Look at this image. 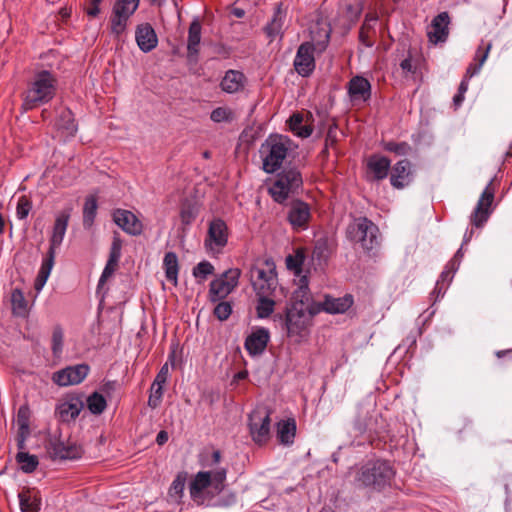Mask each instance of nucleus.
Segmentation results:
<instances>
[{
  "instance_id": "44",
  "label": "nucleus",
  "mask_w": 512,
  "mask_h": 512,
  "mask_svg": "<svg viewBox=\"0 0 512 512\" xmlns=\"http://www.w3.org/2000/svg\"><path fill=\"white\" fill-rule=\"evenodd\" d=\"M185 483H186V475L182 474V473L178 474L170 486V489H169L170 498L174 499L175 501H178L183 495Z\"/></svg>"
},
{
  "instance_id": "57",
  "label": "nucleus",
  "mask_w": 512,
  "mask_h": 512,
  "mask_svg": "<svg viewBox=\"0 0 512 512\" xmlns=\"http://www.w3.org/2000/svg\"><path fill=\"white\" fill-rule=\"evenodd\" d=\"M377 35H373L372 31H359V41L367 48H371L375 45V39Z\"/></svg>"
},
{
  "instance_id": "18",
  "label": "nucleus",
  "mask_w": 512,
  "mask_h": 512,
  "mask_svg": "<svg viewBox=\"0 0 512 512\" xmlns=\"http://www.w3.org/2000/svg\"><path fill=\"white\" fill-rule=\"evenodd\" d=\"M112 217L114 223L125 233L131 236H138L143 231L142 222L129 210L116 209L114 210Z\"/></svg>"
},
{
  "instance_id": "2",
  "label": "nucleus",
  "mask_w": 512,
  "mask_h": 512,
  "mask_svg": "<svg viewBox=\"0 0 512 512\" xmlns=\"http://www.w3.org/2000/svg\"><path fill=\"white\" fill-rule=\"evenodd\" d=\"M249 277L256 295L286 297L285 289L279 285L273 259L267 258L252 265L249 270Z\"/></svg>"
},
{
  "instance_id": "23",
  "label": "nucleus",
  "mask_w": 512,
  "mask_h": 512,
  "mask_svg": "<svg viewBox=\"0 0 512 512\" xmlns=\"http://www.w3.org/2000/svg\"><path fill=\"white\" fill-rule=\"evenodd\" d=\"M287 11L283 8V4L280 2L274 9L271 20L264 27V31L269 38L270 42L279 38L281 40L284 35V24L286 22Z\"/></svg>"
},
{
  "instance_id": "24",
  "label": "nucleus",
  "mask_w": 512,
  "mask_h": 512,
  "mask_svg": "<svg viewBox=\"0 0 512 512\" xmlns=\"http://www.w3.org/2000/svg\"><path fill=\"white\" fill-rule=\"evenodd\" d=\"M450 17L448 12H441L431 22L427 32L430 42H445L449 34Z\"/></svg>"
},
{
  "instance_id": "17",
  "label": "nucleus",
  "mask_w": 512,
  "mask_h": 512,
  "mask_svg": "<svg viewBox=\"0 0 512 512\" xmlns=\"http://www.w3.org/2000/svg\"><path fill=\"white\" fill-rule=\"evenodd\" d=\"M90 367L87 364L68 366L53 374L52 380L59 386L65 387L81 383L88 375Z\"/></svg>"
},
{
  "instance_id": "5",
  "label": "nucleus",
  "mask_w": 512,
  "mask_h": 512,
  "mask_svg": "<svg viewBox=\"0 0 512 512\" xmlns=\"http://www.w3.org/2000/svg\"><path fill=\"white\" fill-rule=\"evenodd\" d=\"M292 149L293 142L287 136L269 135L259 149L263 170L268 174L278 171Z\"/></svg>"
},
{
  "instance_id": "22",
  "label": "nucleus",
  "mask_w": 512,
  "mask_h": 512,
  "mask_svg": "<svg viewBox=\"0 0 512 512\" xmlns=\"http://www.w3.org/2000/svg\"><path fill=\"white\" fill-rule=\"evenodd\" d=\"M311 217L309 205L301 200L290 204L288 220L294 229H306Z\"/></svg>"
},
{
  "instance_id": "26",
  "label": "nucleus",
  "mask_w": 512,
  "mask_h": 512,
  "mask_svg": "<svg viewBox=\"0 0 512 512\" xmlns=\"http://www.w3.org/2000/svg\"><path fill=\"white\" fill-rule=\"evenodd\" d=\"M247 78L239 70H227L220 81V88L227 94H235L245 88Z\"/></svg>"
},
{
  "instance_id": "14",
  "label": "nucleus",
  "mask_w": 512,
  "mask_h": 512,
  "mask_svg": "<svg viewBox=\"0 0 512 512\" xmlns=\"http://www.w3.org/2000/svg\"><path fill=\"white\" fill-rule=\"evenodd\" d=\"M228 243V227L226 223L215 218L209 223L204 246L209 253H220Z\"/></svg>"
},
{
  "instance_id": "36",
  "label": "nucleus",
  "mask_w": 512,
  "mask_h": 512,
  "mask_svg": "<svg viewBox=\"0 0 512 512\" xmlns=\"http://www.w3.org/2000/svg\"><path fill=\"white\" fill-rule=\"evenodd\" d=\"M454 273L455 272L451 268H447V266L442 271L438 281L436 282L435 288L431 293V296L435 297L434 301H437L444 296L447 286L452 281Z\"/></svg>"
},
{
  "instance_id": "31",
  "label": "nucleus",
  "mask_w": 512,
  "mask_h": 512,
  "mask_svg": "<svg viewBox=\"0 0 512 512\" xmlns=\"http://www.w3.org/2000/svg\"><path fill=\"white\" fill-rule=\"evenodd\" d=\"M391 162L385 156L374 155L368 160L367 166L374 174V178L382 180L387 177Z\"/></svg>"
},
{
  "instance_id": "8",
  "label": "nucleus",
  "mask_w": 512,
  "mask_h": 512,
  "mask_svg": "<svg viewBox=\"0 0 512 512\" xmlns=\"http://www.w3.org/2000/svg\"><path fill=\"white\" fill-rule=\"evenodd\" d=\"M378 234V227L366 217L355 219L347 227L348 238L355 243H359L366 251H371L378 246Z\"/></svg>"
},
{
  "instance_id": "12",
  "label": "nucleus",
  "mask_w": 512,
  "mask_h": 512,
  "mask_svg": "<svg viewBox=\"0 0 512 512\" xmlns=\"http://www.w3.org/2000/svg\"><path fill=\"white\" fill-rule=\"evenodd\" d=\"M139 3L140 0H117L114 3L110 18L112 34L119 37L125 32L128 20L138 9Z\"/></svg>"
},
{
  "instance_id": "33",
  "label": "nucleus",
  "mask_w": 512,
  "mask_h": 512,
  "mask_svg": "<svg viewBox=\"0 0 512 512\" xmlns=\"http://www.w3.org/2000/svg\"><path fill=\"white\" fill-rule=\"evenodd\" d=\"M491 47H492V44L490 42L487 44H484V41L483 40L481 41V44L475 53L474 63H471L467 68V76L468 77H473L480 72L483 64L485 63L486 59L488 58Z\"/></svg>"
},
{
  "instance_id": "42",
  "label": "nucleus",
  "mask_w": 512,
  "mask_h": 512,
  "mask_svg": "<svg viewBox=\"0 0 512 512\" xmlns=\"http://www.w3.org/2000/svg\"><path fill=\"white\" fill-rule=\"evenodd\" d=\"M305 261V255L303 251L297 250L294 255H288L286 257V267L288 270L293 271L297 276H299V279L302 277V265Z\"/></svg>"
},
{
  "instance_id": "60",
  "label": "nucleus",
  "mask_w": 512,
  "mask_h": 512,
  "mask_svg": "<svg viewBox=\"0 0 512 512\" xmlns=\"http://www.w3.org/2000/svg\"><path fill=\"white\" fill-rule=\"evenodd\" d=\"M151 390L152 392L148 399V405L152 408H156L162 398L163 390L158 387H155L154 389L151 388Z\"/></svg>"
},
{
  "instance_id": "50",
  "label": "nucleus",
  "mask_w": 512,
  "mask_h": 512,
  "mask_svg": "<svg viewBox=\"0 0 512 512\" xmlns=\"http://www.w3.org/2000/svg\"><path fill=\"white\" fill-rule=\"evenodd\" d=\"M32 209V202L26 197L21 196L18 199L16 207V216L19 220L27 218Z\"/></svg>"
},
{
  "instance_id": "20",
  "label": "nucleus",
  "mask_w": 512,
  "mask_h": 512,
  "mask_svg": "<svg viewBox=\"0 0 512 512\" xmlns=\"http://www.w3.org/2000/svg\"><path fill=\"white\" fill-rule=\"evenodd\" d=\"M55 128L63 141H67L75 136L78 131V125L70 109L63 108L58 112Z\"/></svg>"
},
{
  "instance_id": "27",
  "label": "nucleus",
  "mask_w": 512,
  "mask_h": 512,
  "mask_svg": "<svg viewBox=\"0 0 512 512\" xmlns=\"http://www.w3.org/2000/svg\"><path fill=\"white\" fill-rule=\"evenodd\" d=\"M270 339L269 331L266 328H258L253 331L245 340V348L251 355L262 354Z\"/></svg>"
},
{
  "instance_id": "61",
  "label": "nucleus",
  "mask_w": 512,
  "mask_h": 512,
  "mask_svg": "<svg viewBox=\"0 0 512 512\" xmlns=\"http://www.w3.org/2000/svg\"><path fill=\"white\" fill-rule=\"evenodd\" d=\"M462 248H463V246H461L458 249V251L454 255L453 259H451L447 263V268H451L454 272H456L458 270L459 266H460L461 258L463 257Z\"/></svg>"
},
{
  "instance_id": "48",
  "label": "nucleus",
  "mask_w": 512,
  "mask_h": 512,
  "mask_svg": "<svg viewBox=\"0 0 512 512\" xmlns=\"http://www.w3.org/2000/svg\"><path fill=\"white\" fill-rule=\"evenodd\" d=\"M384 149L393 152L399 156H405L411 151V146L407 142H386L383 145Z\"/></svg>"
},
{
  "instance_id": "47",
  "label": "nucleus",
  "mask_w": 512,
  "mask_h": 512,
  "mask_svg": "<svg viewBox=\"0 0 512 512\" xmlns=\"http://www.w3.org/2000/svg\"><path fill=\"white\" fill-rule=\"evenodd\" d=\"M221 452L219 450H213L210 455L205 454L201 460V465L209 470H216L217 468H223L220 466Z\"/></svg>"
},
{
  "instance_id": "40",
  "label": "nucleus",
  "mask_w": 512,
  "mask_h": 512,
  "mask_svg": "<svg viewBox=\"0 0 512 512\" xmlns=\"http://www.w3.org/2000/svg\"><path fill=\"white\" fill-rule=\"evenodd\" d=\"M87 407L92 414L99 415L106 409L107 401L102 394L93 392L87 398Z\"/></svg>"
},
{
  "instance_id": "28",
  "label": "nucleus",
  "mask_w": 512,
  "mask_h": 512,
  "mask_svg": "<svg viewBox=\"0 0 512 512\" xmlns=\"http://www.w3.org/2000/svg\"><path fill=\"white\" fill-rule=\"evenodd\" d=\"M320 312L325 311L330 314H340L346 312L353 305V297L345 295L339 298L326 296L324 302H316Z\"/></svg>"
},
{
  "instance_id": "34",
  "label": "nucleus",
  "mask_w": 512,
  "mask_h": 512,
  "mask_svg": "<svg viewBox=\"0 0 512 512\" xmlns=\"http://www.w3.org/2000/svg\"><path fill=\"white\" fill-rule=\"evenodd\" d=\"M296 434V422L293 418L281 420L277 424V437L284 445H291Z\"/></svg>"
},
{
  "instance_id": "64",
  "label": "nucleus",
  "mask_w": 512,
  "mask_h": 512,
  "mask_svg": "<svg viewBox=\"0 0 512 512\" xmlns=\"http://www.w3.org/2000/svg\"><path fill=\"white\" fill-rule=\"evenodd\" d=\"M336 140H337L336 126H330L328 129V132H327L326 139H325L326 147L328 145H333L336 142Z\"/></svg>"
},
{
  "instance_id": "46",
  "label": "nucleus",
  "mask_w": 512,
  "mask_h": 512,
  "mask_svg": "<svg viewBox=\"0 0 512 512\" xmlns=\"http://www.w3.org/2000/svg\"><path fill=\"white\" fill-rule=\"evenodd\" d=\"M30 420V409L27 405H21L17 411L16 423L18 426V431H30L29 427Z\"/></svg>"
},
{
  "instance_id": "35",
  "label": "nucleus",
  "mask_w": 512,
  "mask_h": 512,
  "mask_svg": "<svg viewBox=\"0 0 512 512\" xmlns=\"http://www.w3.org/2000/svg\"><path fill=\"white\" fill-rule=\"evenodd\" d=\"M163 267L167 280L176 286L178 283L179 263L175 252L170 251L165 254Z\"/></svg>"
},
{
  "instance_id": "49",
  "label": "nucleus",
  "mask_w": 512,
  "mask_h": 512,
  "mask_svg": "<svg viewBox=\"0 0 512 512\" xmlns=\"http://www.w3.org/2000/svg\"><path fill=\"white\" fill-rule=\"evenodd\" d=\"M329 256V250L327 243L323 240H318L315 243L314 249L312 251V259L317 260L319 263L327 260Z\"/></svg>"
},
{
  "instance_id": "13",
  "label": "nucleus",
  "mask_w": 512,
  "mask_h": 512,
  "mask_svg": "<svg viewBox=\"0 0 512 512\" xmlns=\"http://www.w3.org/2000/svg\"><path fill=\"white\" fill-rule=\"evenodd\" d=\"M248 426L251 437L254 442L263 444L269 439L270 435V414L264 407H259L251 411L248 415Z\"/></svg>"
},
{
  "instance_id": "25",
  "label": "nucleus",
  "mask_w": 512,
  "mask_h": 512,
  "mask_svg": "<svg viewBox=\"0 0 512 512\" xmlns=\"http://www.w3.org/2000/svg\"><path fill=\"white\" fill-rule=\"evenodd\" d=\"M135 40L139 49L144 53L151 52L158 44L157 34L149 23L139 24L136 27Z\"/></svg>"
},
{
  "instance_id": "59",
  "label": "nucleus",
  "mask_w": 512,
  "mask_h": 512,
  "mask_svg": "<svg viewBox=\"0 0 512 512\" xmlns=\"http://www.w3.org/2000/svg\"><path fill=\"white\" fill-rule=\"evenodd\" d=\"M354 430L358 435H363L366 432H372V428L360 416H358L353 423Z\"/></svg>"
},
{
  "instance_id": "10",
  "label": "nucleus",
  "mask_w": 512,
  "mask_h": 512,
  "mask_svg": "<svg viewBox=\"0 0 512 512\" xmlns=\"http://www.w3.org/2000/svg\"><path fill=\"white\" fill-rule=\"evenodd\" d=\"M240 275L238 268H232L212 280L209 285V300L215 303L225 299L237 287Z\"/></svg>"
},
{
  "instance_id": "7",
  "label": "nucleus",
  "mask_w": 512,
  "mask_h": 512,
  "mask_svg": "<svg viewBox=\"0 0 512 512\" xmlns=\"http://www.w3.org/2000/svg\"><path fill=\"white\" fill-rule=\"evenodd\" d=\"M55 85L56 80L49 71L37 73L26 91L23 107L30 110L48 103L55 95Z\"/></svg>"
},
{
  "instance_id": "29",
  "label": "nucleus",
  "mask_w": 512,
  "mask_h": 512,
  "mask_svg": "<svg viewBox=\"0 0 512 512\" xmlns=\"http://www.w3.org/2000/svg\"><path fill=\"white\" fill-rule=\"evenodd\" d=\"M201 23L195 18L192 20L188 30L187 57L190 61H196L201 41Z\"/></svg>"
},
{
  "instance_id": "9",
  "label": "nucleus",
  "mask_w": 512,
  "mask_h": 512,
  "mask_svg": "<svg viewBox=\"0 0 512 512\" xmlns=\"http://www.w3.org/2000/svg\"><path fill=\"white\" fill-rule=\"evenodd\" d=\"M301 173L295 168L284 169L277 175L274 183L269 187V193L277 203L285 202L290 193L302 186Z\"/></svg>"
},
{
  "instance_id": "11",
  "label": "nucleus",
  "mask_w": 512,
  "mask_h": 512,
  "mask_svg": "<svg viewBox=\"0 0 512 512\" xmlns=\"http://www.w3.org/2000/svg\"><path fill=\"white\" fill-rule=\"evenodd\" d=\"M226 476V468L198 472L189 486L191 497L193 499L199 498L202 492L210 485H213L216 490H220L226 480Z\"/></svg>"
},
{
  "instance_id": "45",
  "label": "nucleus",
  "mask_w": 512,
  "mask_h": 512,
  "mask_svg": "<svg viewBox=\"0 0 512 512\" xmlns=\"http://www.w3.org/2000/svg\"><path fill=\"white\" fill-rule=\"evenodd\" d=\"M51 349L55 357H60L63 351L64 345V333L60 326H56L53 329Z\"/></svg>"
},
{
  "instance_id": "32",
  "label": "nucleus",
  "mask_w": 512,
  "mask_h": 512,
  "mask_svg": "<svg viewBox=\"0 0 512 512\" xmlns=\"http://www.w3.org/2000/svg\"><path fill=\"white\" fill-rule=\"evenodd\" d=\"M258 297L256 305V314L260 319L268 318L274 312L275 304L280 301L282 296L256 295Z\"/></svg>"
},
{
  "instance_id": "38",
  "label": "nucleus",
  "mask_w": 512,
  "mask_h": 512,
  "mask_svg": "<svg viewBox=\"0 0 512 512\" xmlns=\"http://www.w3.org/2000/svg\"><path fill=\"white\" fill-rule=\"evenodd\" d=\"M16 461L20 469L25 473L34 472L39 464L37 456L29 454L26 451H19L16 454Z\"/></svg>"
},
{
  "instance_id": "6",
  "label": "nucleus",
  "mask_w": 512,
  "mask_h": 512,
  "mask_svg": "<svg viewBox=\"0 0 512 512\" xmlns=\"http://www.w3.org/2000/svg\"><path fill=\"white\" fill-rule=\"evenodd\" d=\"M394 470L387 461H369L362 465L357 472L355 482L359 487L372 488L381 491L390 484Z\"/></svg>"
},
{
  "instance_id": "56",
  "label": "nucleus",
  "mask_w": 512,
  "mask_h": 512,
  "mask_svg": "<svg viewBox=\"0 0 512 512\" xmlns=\"http://www.w3.org/2000/svg\"><path fill=\"white\" fill-rule=\"evenodd\" d=\"M168 377V365L164 364L158 374L156 375V378L154 379V382L152 384V389L155 387H158L163 390V385L165 384Z\"/></svg>"
},
{
  "instance_id": "37",
  "label": "nucleus",
  "mask_w": 512,
  "mask_h": 512,
  "mask_svg": "<svg viewBox=\"0 0 512 512\" xmlns=\"http://www.w3.org/2000/svg\"><path fill=\"white\" fill-rule=\"evenodd\" d=\"M97 200L95 197H87L83 207V226L90 229L94 223L97 214Z\"/></svg>"
},
{
  "instance_id": "4",
  "label": "nucleus",
  "mask_w": 512,
  "mask_h": 512,
  "mask_svg": "<svg viewBox=\"0 0 512 512\" xmlns=\"http://www.w3.org/2000/svg\"><path fill=\"white\" fill-rule=\"evenodd\" d=\"M70 218L69 211H62L55 219L52 235L50 238V247L47 256L43 259L38 275L35 279L34 288L40 292L45 286L52 268L55 263L56 249L60 247L67 231Z\"/></svg>"
},
{
  "instance_id": "51",
  "label": "nucleus",
  "mask_w": 512,
  "mask_h": 512,
  "mask_svg": "<svg viewBox=\"0 0 512 512\" xmlns=\"http://www.w3.org/2000/svg\"><path fill=\"white\" fill-rule=\"evenodd\" d=\"M122 255V240L115 234L110 247L109 258L111 263H118Z\"/></svg>"
},
{
  "instance_id": "63",
  "label": "nucleus",
  "mask_w": 512,
  "mask_h": 512,
  "mask_svg": "<svg viewBox=\"0 0 512 512\" xmlns=\"http://www.w3.org/2000/svg\"><path fill=\"white\" fill-rule=\"evenodd\" d=\"M29 435H30V431H27L26 433H24V431H18L16 442H17V447H18L19 451H25V448H26L25 442H26L27 438L29 437Z\"/></svg>"
},
{
  "instance_id": "39",
  "label": "nucleus",
  "mask_w": 512,
  "mask_h": 512,
  "mask_svg": "<svg viewBox=\"0 0 512 512\" xmlns=\"http://www.w3.org/2000/svg\"><path fill=\"white\" fill-rule=\"evenodd\" d=\"M18 498L22 512H39L41 503L36 496H31L28 491H22Z\"/></svg>"
},
{
  "instance_id": "41",
  "label": "nucleus",
  "mask_w": 512,
  "mask_h": 512,
  "mask_svg": "<svg viewBox=\"0 0 512 512\" xmlns=\"http://www.w3.org/2000/svg\"><path fill=\"white\" fill-rule=\"evenodd\" d=\"M214 266L207 260L199 262L192 270V275L198 283L204 282L208 276L214 273Z\"/></svg>"
},
{
  "instance_id": "43",
  "label": "nucleus",
  "mask_w": 512,
  "mask_h": 512,
  "mask_svg": "<svg viewBox=\"0 0 512 512\" xmlns=\"http://www.w3.org/2000/svg\"><path fill=\"white\" fill-rule=\"evenodd\" d=\"M210 119L215 123H229L234 120V112L229 107H217L212 110Z\"/></svg>"
},
{
  "instance_id": "30",
  "label": "nucleus",
  "mask_w": 512,
  "mask_h": 512,
  "mask_svg": "<svg viewBox=\"0 0 512 512\" xmlns=\"http://www.w3.org/2000/svg\"><path fill=\"white\" fill-rule=\"evenodd\" d=\"M410 162L406 159L398 161L391 173L390 182L391 185L395 188H403L409 182V171Z\"/></svg>"
},
{
  "instance_id": "54",
  "label": "nucleus",
  "mask_w": 512,
  "mask_h": 512,
  "mask_svg": "<svg viewBox=\"0 0 512 512\" xmlns=\"http://www.w3.org/2000/svg\"><path fill=\"white\" fill-rule=\"evenodd\" d=\"M198 211L192 205H185L180 212V219L184 225H190L197 217Z\"/></svg>"
},
{
  "instance_id": "19",
  "label": "nucleus",
  "mask_w": 512,
  "mask_h": 512,
  "mask_svg": "<svg viewBox=\"0 0 512 512\" xmlns=\"http://www.w3.org/2000/svg\"><path fill=\"white\" fill-rule=\"evenodd\" d=\"M83 407L84 402L80 397L67 396L56 405L55 413L62 422H70L78 417Z\"/></svg>"
},
{
  "instance_id": "52",
  "label": "nucleus",
  "mask_w": 512,
  "mask_h": 512,
  "mask_svg": "<svg viewBox=\"0 0 512 512\" xmlns=\"http://www.w3.org/2000/svg\"><path fill=\"white\" fill-rule=\"evenodd\" d=\"M232 313V306L229 302L218 301V304L214 308V315L220 321L227 320Z\"/></svg>"
},
{
  "instance_id": "62",
  "label": "nucleus",
  "mask_w": 512,
  "mask_h": 512,
  "mask_svg": "<svg viewBox=\"0 0 512 512\" xmlns=\"http://www.w3.org/2000/svg\"><path fill=\"white\" fill-rule=\"evenodd\" d=\"M102 0H89L90 7L87 9V15L96 17L100 13V4Z\"/></svg>"
},
{
  "instance_id": "55",
  "label": "nucleus",
  "mask_w": 512,
  "mask_h": 512,
  "mask_svg": "<svg viewBox=\"0 0 512 512\" xmlns=\"http://www.w3.org/2000/svg\"><path fill=\"white\" fill-rule=\"evenodd\" d=\"M378 24V17L375 14H367L360 30L372 31L373 35H377L376 26Z\"/></svg>"
},
{
  "instance_id": "16",
  "label": "nucleus",
  "mask_w": 512,
  "mask_h": 512,
  "mask_svg": "<svg viewBox=\"0 0 512 512\" xmlns=\"http://www.w3.org/2000/svg\"><path fill=\"white\" fill-rule=\"evenodd\" d=\"M494 200V189L492 188V180L489 181L483 190L477 205L471 215V223L475 227H481L488 220L492 210L491 205Z\"/></svg>"
},
{
  "instance_id": "3",
  "label": "nucleus",
  "mask_w": 512,
  "mask_h": 512,
  "mask_svg": "<svg viewBox=\"0 0 512 512\" xmlns=\"http://www.w3.org/2000/svg\"><path fill=\"white\" fill-rule=\"evenodd\" d=\"M311 34L312 40L316 41V46L310 41L303 42L298 47L293 61L295 71L302 77H309L315 70L314 51L316 47L319 51L326 49L330 40L331 30L329 28H319L317 31L312 30Z\"/></svg>"
},
{
  "instance_id": "1",
  "label": "nucleus",
  "mask_w": 512,
  "mask_h": 512,
  "mask_svg": "<svg viewBox=\"0 0 512 512\" xmlns=\"http://www.w3.org/2000/svg\"><path fill=\"white\" fill-rule=\"evenodd\" d=\"M319 313L320 309L310 294L307 276L302 275L286 306L285 315L278 314L275 318L283 321L287 336L300 343L309 335L313 317Z\"/></svg>"
},
{
  "instance_id": "58",
  "label": "nucleus",
  "mask_w": 512,
  "mask_h": 512,
  "mask_svg": "<svg viewBox=\"0 0 512 512\" xmlns=\"http://www.w3.org/2000/svg\"><path fill=\"white\" fill-rule=\"evenodd\" d=\"M11 301L14 308L24 309L26 307L24 295L19 289H15L12 292Z\"/></svg>"
},
{
  "instance_id": "15",
  "label": "nucleus",
  "mask_w": 512,
  "mask_h": 512,
  "mask_svg": "<svg viewBox=\"0 0 512 512\" xmlns=\"http://www.w3.org/2000/svg\"><path fill=\"white\" fill-rule=\"evenodd\" d=\"M49 451L53 459L59 460H76L81 458L84 453L82 446L71 439L51 440Z\"/></svg>"
},
{
  "instance_id": "53",
  "label": "nucleus",
  "mask_w": 512,
  "mask_h": 512,
  "mask_svg": "<svg viewBox=\"0 0 512 512\" xmlns=\"http://www.w3.org/2000/svg\"><path fill=\"white\" fill-rule=\"evenodd\" d=\"M117 266H118V263H111L110 260L107 261V263L102 271V274L99 278V281H98L97 293H99L100 290L103 288L107 279L113 275Z\"/></svg>"
},
{
  "instance_id": "21",
  "label": "nucleus",
  "mask_w": 512,
  "mask_h": 512,
  "mask_svg": "<svg viewBox=\"0 0 512 512\" xmlns=\"http://www.w3.org/2000/svg\"><path fill=\"white\" fill-rule=\"evenodd\" d=\"M348 94L353 104L365 103L371 97V84L366 78L355 76L348 82Z\"/></svg>"
}]
</instances>
